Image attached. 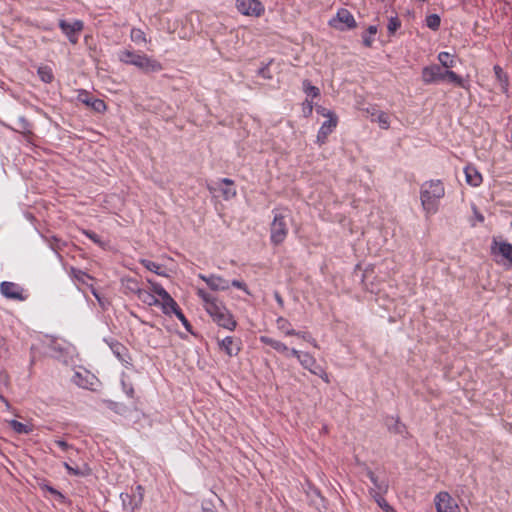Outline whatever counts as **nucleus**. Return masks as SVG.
Returning a JSON list of instances; mask_svg holds the SVG:
<instances>
[{"label":"nucleus","mask_w":512,"mask_h":512,"mask_svg":"<svg viewBox=\"0 0 512 512\" xmlns=\"http://www.w3.org/2000/svg\"><path fill=\"white\" fill-rule=\"evenodd\" d=\"M231 285H232L233 287H236V288H238V289H241V290L245 291L247 294H249V291H248V289H247V285H246L244 282L239 281V280H233V281L231 282Z\"/></svg>","instance_id":"54"},{"label":"nucleus","mask_w":512,"mask_h":512,"mask_svg":"<svg viewBox=\"0 0 512 512\" xmlns=\"http://www.w3.org/2000/svg\"><path fill=\"white\" fill-rule=\"evenodd\" d=\"M301 354H303V352L299 351V350H296L295 348H289V357L290 356H293L295 357L297 360L300 359L301 357Z\"/></svg>","instance_id":"55"},{"label":"nucleus","mask_w":512,"mask_h":512,"mask_svg":"<svg viewBox=\"0 0 512 512\" xmlns=\"http://www.w3.org/2000/svg\"><path fill=\"white\" fill-rule=\"evenodd\" d=\"M38 75L45 83H50L53 80L52 70L47 66L39 67Z\"/></svg>","instance_id":"34"},{"label":"nucleus","mask_w":512,"mask_h":512,"mask_svg":"<svg viewBox=\"0 0 512 512\" xmlns=\"http://www.w3.org/2000/svg\"><path fill=\"white\" fill-rule=\"evenodd\" d=\"M376 33H377V27L376 26L371 25V26L368 27L367 34H364L362 36L364 46L371 47V45L373 43L372 36L375 35Z\"/></svg>","instance_id":"35"},{"label":"nucleus","mask_w":512,"mask_h":512,"mask_svg":"<svg viewBox=\"0 0 512 512\" xmlns=\"http://www.w3.org/2000/svg\"><path fill=\"white\" fill-rule=\"evenodd\" d=\"M323 115L328 119L322 123L317 134V141L320 144L325 143L328 135L334 131L338 123V118L332 111H327Z\"/></svg>","instance_id":"10"},{"label":"nucleus","mask_w":512,"mask_h":512,"mask_svg":"<svg viewBox=\"0 0 512 512\" xmlns=\"http://www.w3.org/2000/svg\"><path fill=\"white\" fill-rule=\"evenodd\" d=\"M110 349L112 350L113 354L126 366L131 365V357L128 354L127 348L117 342V341H111L107 342Z\"/></svg>","instance_id":"17"},{"label":"nucleus","mask_w":512,"mask_h":512,"mask_svg":"<svg viewBox=\"0 0 512 512\" xmlns=\"http://www.w3.org/2000/svg\"><path fill=\"white\" fill-rule=\"evenodd\" d=\"M139 300H141L143 303L149 305V306H157L160 303L159 298L155 296V293L152 291H148L145 289H142L139 294L137 295Z\"/></svg>","instance_id":"24"},{"label":"nucleus","mask_w":512,"mask_h":512,"mask_svg":"<svg viewBox=\"0 0 512 512\" xmlns=\"http://www.w3.org/2000/svg\"><path fill=\"white\" fill-rule=\"evenodd\" d=\"M30 129V123L23 116L18 117L16 121V130L21 133H30Z\"/></svg>","instance_id":"37"},{"label":"nucleus","mask_w":512,"mask_h":512,"mask_svg":"<svg viewBox=\"0 0 512 512\" xmlns=\"http://www.w3.org/2000/svg\"><path fill=\"white\" fill-rule=\"evenodd\" d=\"M438 60L441 63V66L446 68L445 70L452 68L455 65L453 56L448 52H440L438 54Z\"/></svg>","instance_id":"30"},{"label":"nucleus","mask_w":512,"mask_h":512,"mask_svg":"<svg viewBox=\"0 0 512 512\" xmlns=\"http://www.w3.org/2000/svg\"><path fill=\"white\" fill-rule=\"evenodd\" d=\"M401 26L398 17H391L388 21L387 29L390 34H394Z\"/></svg>","instance_id":"41"},{"label":"nucleus","mask_w":512,"mask_h":512,"mask_svg":"<svg viewBox=\"0 0 512 512\" xmlns=\"http://www.w3.org/2000/svg\"><path fill=\"white\" fill-rule=\"evenodd\" d=\"M292 336H296V337H299L305 341H307L308 343H310L313 347L315 348H319L318 346V343L316 341L315 338H313L311 336V334L307 333V332H302V331H296V334H293Z\"/></svg>","instance_id":"40"},{"label":"nucleus","mask_w":512,"mask_h":512,"mask_svg":"<svg viewBox=\"0 0 512 512\" xmlns=\"http://www.w3.org/2000/svg\"><path fill=\"white\" fill-rule=\"evenodd\" d=\"M374 499L385 512H394V509L383 498L382 494H380L379 496H374Z\"/></svg>","instance_id":"42"},{"label":"nucleus","mask_w":512,"mask_h":512,"mask_svg":"<svg viewBox=\"0 0 512 512\" xmlns=\"http://www.w3.org/2000/svg\"><path fill=\"white\" fill-rule=\"evenodd\" d=\"M371 115L373 117L375 116L372 121L377 122L382 129H388L390 127V118L386 112L378 111L371 113Z\"/></svg>","instance_id":"27"},{"label":"nucleus","mask_w":512,"mask_h":512,"mask_svg":"<svg viewBox=\"0 0 512 512\" xmlns=\"http://www.w3.org/2000/svg\"><path fill=\"white\" fill-rule=\"evenodd\" d=\"M9 379L8 375L4 372H0V399L3 401L6 405H8L7 400L2 396V388L6 387L8 385Z\"/></svg>","instance_id":"43"},{"label":"nucleus","mask_w":512,"mask_h":512,"mask_svg":"<svg viewBox=\"0 0 512 512\" xmlns=\"http://www.w3.org/2000/svg\"><path fill=\"white\" fill-rule=\"evenodd\" d=\"M120 497L122 499L124 508L130 511H134L135 509L139 508L143 502L141 494L121 493Z\"/></svg>","instance_id":"19"},{"label":"nucleus","mask_w":512,"mask_h":512,"mask_svg":"<svg viewBox=\"0 0 512 512\" xmlns=\"http://www.w3.org/2000/svg\"><path fill=\"white\" fill-rule=\"evenodd\" d=\"M445 80L461 88H467L466 82L462 79V77L449 69L445 70Z\"/></svg>","instance_id":"28"},{"label":"nucleus","mask_w":512,"mask_h":512,"mask_svg":"<svg viewBox=\"0 0 512 512\" xmlns=\"http://www.w3.org/2000/svg\"><path fill=\"white\" fill-rule=\"evenodd\" d=\"M141 264L146 268L148 269L149 271H152L158 275L161 274V265L154 262V261H151V260H148V259H142L141 261Z\"/></svg>","instance_id":"39"},{"label":"nucleus","mask_w":512,"mask_h":512,"mask_svg":"<svg viewBox=\"0 0 512 512\" xmlns=\"http://www.w3.org/2000/svg\"><path fill=\"white\" fill-rule=\"evenodd\" d=\"M305 104H306V108H308V112L311 113L312 112V108H313L312 102L306 100Z\"/></svg>","instance_id":"64"},{"label":"nucleus","mask_w":512,"mask_h":512,"mask_svg":"<svg viewBox=\"0 0 512 512\" xmlns=\"http://www.w3.org/2000/svg\"><path fill=\"white\" fill-rule=\"evenodd\" d=\"M49 492L53 495H55L56 497H58L59 499L63 500L64 499V496L58 492L56 489L52 488V487H49L48 488Z\"/></svg>","instance_id":"58"},{"label":"nucleus","mask_w":512,"mask_h":512,"mask_svg":"<svg viewBox=\"0 0 512 512\" xmlns=\"http://www.w3.org/2000/svg\"><path fill=\"white\" fill-rule=\"evenodd\" d=\"M314 375L319 376L325 383H330L329 375L324 369H318V371H314Z\"/></svg>","instance_id":"51"},{"label":"nucleus","mask_w":512,"mask_h":512,"mask_svg":"<svg viewBox=\"0 0 512 512\" xmlns=\"http://www.w3.org/2000/svg\"><path fill=\"white\" fill-rule=\"evenodd\" d=\"M77 281L83 286L81 287L83 293L89 290L93 296L96 297V287L94 286V279L84 271H78L75 274Z\"/></svg>","instance_id":"18"},{"label":"nucleus","mask_w":512,"mask_h":512,"mask_svg":"<svg viewBox=\"0 0 512 512\" xmlns=\"http://www.w3.org/2000/svg\"><path fill=\"white\" fill-rule=\"evenodd\" d=\"M196 294L202 300L206 312L218 326L230 331L236 328V320L218 297L202 288H198Z\"/></svg>","instance_id":"1"},{"label":"nucleus","mask_w":512,"mask_h":512,"mask_svg":"<svg viewBox=\"0 0 512 512\" xmlns=\"http://www.w3.org/2000/svg\"><path fill=\"white\" fill-rule=\"evenodd\" d=\"M493 70H494L496 78L499 81H502V80L506 81L507 80L506 74L504 73L503 69L499 65H495Z\"/></svg>","instance_id":"47"},{"label":"nucleus","mask_w":512,"mask_h":512,"mask_svg":"<svg viewBox=\"0 0 512 512\" xmlns=\"http://www.w3.org/2000/svg\"><path fill=\"white\" fill-rule=\"evenodd\" d=\"M153 292L159 296L162 311L166 315H170L171 313L175 314L178 311L179 305L177 302L171 297V295L158 283H151Z\"/></svg>","instance_id":"6"},{"label":"nucleus","mask_w":512,"mask_h":512,"mask_svg":"<svg viewBox=\"0 0 512 512\" xmlns=\"http://www.w3.org/2000/svg\"><path fill=\"white\" fill-rule=\"evenodd\" d=\"M273 220L270 225V241L273 245L278 246L282 244L288 235L287 218L289 217L288 210L280 212L273 210Z\"/></svg>","instance_id":"4"},{"label":"nucleus","mask_w":512,"mask_h":512,"mask_svg":"<svg viewBox=\"0 0 512 512\" xmlns=\"http://www.w3.org/2000/svg\"><path fill=\"white\" fill-rule=\"evenodd\" d=\"M219 189L225 200H230L236 196L234 181L229 178H223L220 180Z\"/></svg>","instance_id":"22"},{"label":"nucleus","mask_w":512,"mask_h":512,"mask_svg":"<svg viewBox=\"0 0 512 512\" xmlns=\"http://www.w3.org/2000/svg\"><path fill=\"white\" fill-rule=\"evenodd\" d=\"M440 24H441V19H440L439 15L430 14L426 17V25L430 29L436 31L439 29Z\"/></svg>","instance_id":"33"},{"label":"nucleus","mask_w":512,"mask_h":512,"mask_svg":"<svg viewBox=\"0 0 512 512\" xmlns=\"http://www.w3.org/2000/svg\"><path fill=\"white\" fill-rule=\"evenodd\" d=\"M473 212H474V216H475V218H476V220H477L478 222H480V223L484 222V216H483V214H482V213H480V212L478 211V209H477L475 206H473Z\"/></svg>","instance_id":"56"},{"label":"nucleus","mask_w":512,"mask_h":512,"mask_svg":"<svg viewBox=\"0 0 512 512\" xmlns=\"http://www.w3.org/2000/svg\"><path fill=\"white\" fill-rule=\"evenodd\" d=\"M491 254L501 255L512 265V244L505 241H497L495 238L491 244Z\"/></svg>","instance_id":"14"},{"label":"nucleus","mask_w":512,"mask_h":512,"mask_svg":"<svg viewBox=\"0 0 512 512\" xmlns=\"http://www.w3.org/2000/svg\"><path fill=\"white\" fill-rule=\"evenodd\" d=\"M274 298H275L276 302L278 303V305L281 308H283L284 307V300H283L282 296L280 295V293L278 291L274 292Z\"/></svg>","instance_id":"57"},{"label":"nucleus","mask_w":512,"mask_h":512,"mask_svg":"<svg viewBox=\"0 0 512 512\" xmlns=\"http://www.w3.org/2000/svg\"><path fill=\"white\" fill-rule=\"evenodd\" d=\"M259 340L261 343L270 346L275 351L284 355L285 357H289V347L285 343L273 339L269 336H260Z\"/></svg>","instance_id":"21"},{"label":"nucleus","mask_w":512,"mask_h":512,"mask_svg":"<svg viewBox=\"0 0 512 512\" xmlns=\"http://www.w3.org/2000/svg\"><path fill=\"white\" fill-rule=\"evenodd\" d=\"M329 25L340 31L351 30L357 27L354 16L345 8L337 11L336 16L329 21Z\"/></svg>","instance_id":"7"},{"label":"nucleus","mask_w":512,"mask_h":512,"mask_svg":"<svg viewBox=\"0 0 512 512\" xmlns=\"http://www.w3.org/2000/svg\"><path fill=\"white\" fill-rule=\"evenodd\" d=\"M445 195V187L441 180L425 181L420 188V200L426 215L438 211L439 202Z\"/></svg>","instance_id":"2"},{"label":"nucleus","mask_w":512,"mask_h":512,"mask_svg":"<svg viewBox=\"0 0 512 512\" xmlns=\"http://www.w3.org/2000/svg\"><path fill=\"white\" fill-rule=\"evenodd\" d=\"M131 39L134 42H141V41L145 42L146 41L145 34L140 29H132Z\"/></svg>","instance_id":"45"},{"label":"nucleus","mask_w":512,"mask_h":512,"mask_svg":"<svg viewBox=\"0 0 512 512\" xmlns=\"http://www.w3.org/2000/svg\"><path fill=\"white\" fill-rule=\"evenodd\" d=\"M298 361L304 369L310 368L311 365L315 364V358L307 352H303V354H301V357Z\"/></svg>","instance_id":"38"},{"label":"nucleus","mask_w":512,"mask_h":512,"mask_svg":"<svg viewBox=\"0 0 512 512\" xmlns=\"http://www.w3.org/2000/svg\"><path fill=\"white\" fill-rule=\"evenodd\" d=\"M49 347L52 356L64 363H68L76 354L74 345L62 339H50Z\"/></svg>","instance_id":"5"},{"label":"nucleus","mask_w":512,"mask_h":512,"mask_svg":"<svg viewBox=\"0 0 512 512\" xmlns=\"http://www.w3.org/2000/svg\"><path fill=\"white\" fill-rule=\"evenodd\" d=\"M199 278L202 279L209 286V288L214 291H225L229 289L230 286L227 280L218 275L212 274L209 276H205L200 274Z\"/></svg>","instance_id":"15"},{"label":"nucleus","mask_w":512,"mask_h":512,"mask_svg":"<svg viewBox=\"0 0 512 512\" xmlns=\"http://www.w3.org/2000/svg\"><path fill=\"white\" fill-rule=\"evenodd\" d=\"M236 7L241 14L254 17L261 16L265 10L258 0H237Z\"/></svg>","instance_id":"8"},{"label":"nucleus","mask_w":512,"mask_h":512,"mask_svg":"<svg viewBox=\"0 0 512 512\" xmlns=\"http://www.w3.org/2000/svg\"><path fill=\"white\" fill-rule=\"evenodd\" d=\"M314 495L317 498L315 503L317 505L318 510H321V508H325L324 498L320 495V492L318 490H314Z\"/></svg>","instance_id":"50"},{"label":"nucleus","mask_w":512,"mask_h":512,"mask_svg":"<svg viewBox=\"0 0 512 512\" xmlns=\"http://www.w3.org/2000/svg\"><path fill=\"white\" fill-rule=\"evenodd\" d=\"M219 347L229 357L237 356L241 350L240 340L236 341L233 337L227 336L218 342Z\"/></svg>","instance_id":"16"},{"label":"nucleus","mask_w":512,"mask_h":512,"mask_svg":"<svg viewBox=\"0 0 512 512\" xmlns=\"http://www.w3.org/2000/svg\"><path fill=\"white\" fill-rule=\"evenodd\" d=\"M422 81L425 84L445 81V70L436 64L426 66L422 69Z\"/></svg>","instance_id":"11"},{"label":"nucleus","mask_w":512,"mask_h":512,"mask_svg":"<svg viewBox=\"0 0 512 512\" xmlns=\"http://www.w3.org/2000/svg\"><path fill=\"white\" fill-rule=\"evenodd\" d=\"M8 425L10 426L11 429H13V431H15L18 434H29L30 432H32L31 425L24 424L17 420H9Z\"/></svg>","instance_id":"26"},{"label":"nucleus","mask_w":512,"mask_h":512,"mask_svg":"<svg viewBox=\"0 0 512 512\" xmlns=\"http://www.w3.org/2000/svg\"><path fill=\"white\" fill-rule=\"evenodd\" d=\"M310 373L314 374V371H318V369H323L320 365L317 364V361L315 360V364L311 365L310 368H306Z\"/></svg>","instance_id":"59"},{"label":"nucleus","mask_w":512,"mask_h":512,"mask_svg":"<svg viewBox=\"0 0 512 512\" xmlns=\"http://www.w3.org/2000/svg\"><path fill=\"white\" fill-rule=\"evenodd\" d=\"M84 374L85 375H83L80 372H76L73 379L78 386L89 389V385H92V382H88V380L86 379V377L88 376V372L85 371Z\"/></svg>","instance_id":"32"},{"label":"nucleus","mask_w":512,"mask_h":512,"mask_svg":"<svg viewBox=\"0 0 512 512\" xmlns=\"http://www.w3.org/2000/svg\"><path fill=\"white\" fill-rule=\"evenodd\" d=\"M276 325L278 330H280L285 336H292L293 334H296V330L291 327L290 322L282 316L276 319Z\"/></svg>","instance_id":"25"},{"label":"nucleus","mask_w":512,"mask_h":512,"mask_svg":"<svg viewBox=\"0 0 512 512\" xmlns=\"http://www.w3.org/2000/svg\"><path fill=\"white\" fill-rule=\"evenodd\" d=\"M59 27L63 33L68 37L69 41L75 44L78 40L77 35L83 28V23L79 20L73 22H67L60 20Z\"/></svg>","instance_id":"12"},{"label":"nucleus","mask_w":512,"mask_h":512,"mask_svg":"<svg viewBox=\"0 0 512 512\" xmlns=\"http://www.w3.org/2000/svg\"><path fill=\"white\" fill-rule=\"evenodd\" d=\"M391 429L396 434H402L405 430V425L399 422V420H396L394 427Z\"/></svg>","instance_id":"53"},{"label":"nucleus","mask_w":512,"mask_h":512,"mask_svg":"<svg viewBox=\"0 0 512 512\" xmlns=\"http://www.w3.org/2000/svg\"><path fill=\"white\" fill-rule=\"evenodd\" d=\"M78 100L92 108L96 106V98H94L93 96H89V94L86 91H81L78 94Z\"/></svg>","instance_id":"36"},{"label":"nucleus","mask_w":512,"mask_h":512,"mask_svg":"<svg viewBox=\"0 0 512 512\" xmlns=\"http://www.w3.org/2000/svg\"><path fill=\"white\" fill-rule=\"evenodd\" d=\"M123 286L126 291H129V292L137 294V295L142 290V288H140L139 282L134 278L124 279Z\"/></svg>","instance_id":"29"},{"label":"nucleus","mask_w":512,"mask_h":512,"mask_svg":"<svg viewBox=\"0 0 512 512\" xmlns=\"http://www.w3.org/2000/svg\"><path fill=\"white\" fill-rule=\"evenodd\" d=\"M52 445L58 447L63 452H67L72 449V447L66 441L60 439L54 440Z\"/></svg>","instance_id":"46"},{"label":"nucleus","mask_w":512,"mask_h":512,"mask_svg":"<svg viewBox=\"0 0 512 512\" xmlns=\"http://www.w3.org/2000/svg\"><path fill=\"white\" fill-rule=\"evenodd\" d=\"M133 493L141 494L142 495V499L144 498V488L141 485H138L135 488V491H133Z\"/></svg>","instance_id":"63"},{"label":"nucleus","mask_w":512,"mask_h":512,"mask_svg":"<svg viewBox=\"0 0 512 512\" xmlns=\"http://www.w3.org/2000/svg\"><path fill=\"white\" fill-rule=\"evenodd\" d=\"M434 501L437 512H460L458 504L448 492H439Z\"/></svg>","instance_id":"9"},{"label":"nucleus","mask_w":512,"mask_h":512,"mask_svg":"<svg viewBox=\"0 0 512 512\" xmlns=\"http://www.w3.org/2000/svg\"><path fill=\"white\" fill-rule=\"evenodd\" d=\"M104 110H106V104L104 101L98 99V113Z\"/></svg>","instance_id":"62"},{"label":"nucleus","mask_w":512,"mask_h":512,"mask_svg":"<svg viewBox=\"0 0 512 512\" xmlns=\"http://www.w3.org/2000/svg\"><path fill=\"white\" fill-rule=\"evenodd\" d=\"M8 353V347L5 339L0 335V358L6 357Z\"/></svg>","instance_id":"49"},{"label":"nucleus","mask_w":512,"mask_h":512,"mask_svg":"<svg viewBox=\"0 0 512 512\" xmlns=\"http://www.w3.org/2000/svg\"><path fill=\"white\" fill-rule=\"evenodd\" d=\"M366 475L373 484V488L370 490L373 497L387 492L388 484L385 481H380L373 471L367 470Z\"/></svg>","instance_id":"20"},{"label":"nucleus","mask_w":512,"mask_h":512,"mask_svg":"<svg viewBox=\"0 0 512 512\" xmlns=\"http://www.w3.org/2000/svg\"><path fill=\"white\" fill-rule=\"evenodd\" d=\"M175 316L181 321V323L183 324V326L185 327V329L188 332H192V326H191L190 322L187 320V318L185 317V315L183 314V312L181 311V309L176 311Z\"/></svg>","instance_id":"44"},{"label":"nucleus","mask_w":512,"mask_h":512,"mask_svg":"<svg viewBox=\"0 0 512 512\" xmlns=\"http://www.w3.org/2000/svg\"><path fill=\"white\" fill-rule=\"evenodd\" d=\"M310 373L314 374V371H318V369H323L320 365L317 364V361L315 360V364L311 365L310 368H306Z\"/></svg>","instance_id":"60"},{"label":"nucleus","mask_w":512,"mask_h":512,"mask_svg":"<svg viewBox=\"0 0 512 512\" xmlns=\"http://www.w3.org/2000/svg\"><path fill=\"white\" fill-rule=\"evenodd\" d=\"M310 373L314 374V371H318V369H323L320 365L317 364V361L315 360V364L311 365L310 368H306Z\"/></svg>","instance_id":"61"},{"label":"nucleus","mask_w":512,"mask_h":512,"mask_svg":"<svg viewBox=\"0 0 512 512\" xmlns=\"http://www.w3.org/2000/svg\"><path fill=\"white\" fill-rule=\"evenodd\" d=\"M121 62L129 65H134L144 73L159 72L163 69L162 64L146 54L136 53L131 50H123L119 54Z\"/></svg>","instance_id":"3"},{"label":"nucleus","mask_w":512,"mask_h":512,"mask_svg":"<svg viewBox=\"0 0 512 512\" xmlns=\"http://www.w3.org/2000/svg\"><path fill=\"white\" fill-rule=\"evenodd\" d=\"M0 291L2 295L12 300H25L23 295V289L16 283L4 281L0 285Z\"/></svg>","instance_id":"13"},{"label":"nucleus","mask_w":512,"mask_h":512,"mask_svg":"<svg viewBox=\"0 0 512 512\" xmlns=\"http://www.w3.org/2000/svg\"><path fill=\"white\" fill-rule=\"evenodd\" d=\"M121 384H122L124 392L129 397H133L134 396V388H133L132 384H127L124 379L121 380Z\"/></svg>","instance_id":"48"},{"label":"nucleus","mask_w":512,"mask_h":512,"mask_svg":"<svg viewBox=\"0 0 512 512\" xmlns=\"http://www.w3.org/2000/svg\"><path fill=\"white\" fill-rule=\"evenodd\" d=\"M258 75L264 79H271L272 76L270 74L268 66H264L258 70Z\"/></svg>","instance_id":"52"},{"label":"nucleus","mask_w":512,"mask_h":512,"mask_svg":"<svg viewBox=\"0 0 512 512\" xmlns=\"http://www.w3.org/2000/svg\"><path fill=\"white\" fill-rule=\"evenodd\" d=\"M303 91L312 98H316L320 95V90L318 87L311 84L309 80H304L303 83Z\"/></svg>","instance_id":"31"},{"label":"nucleus","mask_w":512,"mask_h":512,"mask_svg":"<svg viewBox=\"0 0 512 512\" xmlns=\"http://www.w3.org/2000/svg\"><path fill=\"white\" fill-rule=\"evenodd\" d=\"M464 172L466 176V182L469 185L473 187H478L482 183V175L475 167L467 166Z\"/></svg>","instance_id":"23"}]
</instances>
